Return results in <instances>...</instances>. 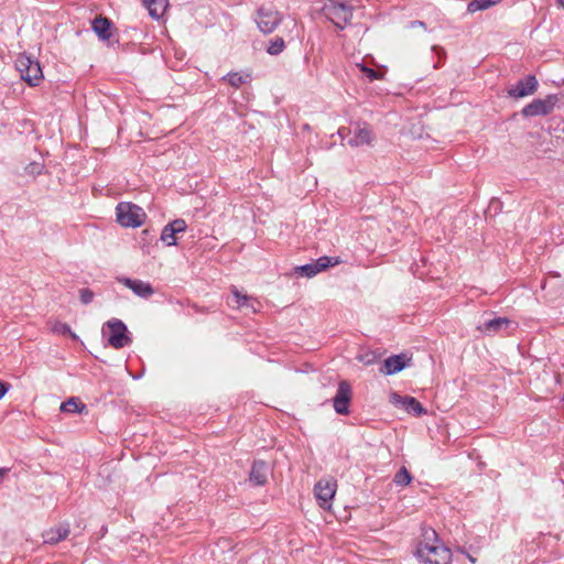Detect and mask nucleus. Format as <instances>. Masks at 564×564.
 Segmentation results:
<instances>
[{"label":"nucleus","mask_w":564,"mask_h":564,"mask_svg":"<svg viewBox=\"0 0 564 564\" xmlns=\"http://www.w3.org/2000/svg\"><path fill=\"white\" fill-rule=\"evenodd\" d=\"M415 555L421 564H451L452 551L438 539L434 529H423Z\"/></svg>","instance_id":"obj_1"},{"label":"nucleus","mask_w":564,"mask_h":564,"mask_svg":"<svg viewBox=\"0 0 564 564\" xmlns=\"http://www.w3.org/2000/svg\"><path fill=\"white\" fill-rule=\"evenodd\" d=\"M352 7L338 0H325L321 12L340 30L345 29L352 18Z\"/></svg>","instance_id":"obj_2"},{"label":"nucleus","mask_w":564,"mask_h":564,"mask_svg":"<svg viewBox=\"0 0 564 564\" xmlns=\"http://www.w3.org/2000/svg\"><path fill=\"white\" fill-rule=\"evenodd\" d=\"M15 68L20 73L21 78L30 86H37L43 79V72L39 61L33 59L25 53L17 57Z\"/></svg>","instance_id":"obj_3"},{"label":"nucleus","mask_w":564,"mask_h":564,"mask_svg":"<svg viewBox=\"0 0 564 564\" xmlns=\"http://www.w3.org/2000/svg\"><path fill=\"white\" fill-rule=\"evenodd\" d=\"M127 333V326L118 318L109 319L102 327V335L107 337L108 345L115 349H121L131 343Z\"/></svg>","instance_id":"obj_4"},{"label":"nucleus","mask_w":564,"mask_h":564,"mask_svg":"<svg viewBox=\"0 0 564 564\" xmlns=\"http://www.w3.org/2000/svg\"><path fill=\"white\" fill-rule=\"evenodd\" d=\"M116 210L118 223L124 227H139L145 217L142 208L131 203H119Z\"/></svg>","instance_id":"obj_5"},{"label":"nucleus","mask_w":564,"mask_h":564,"mask_svg":"<svg viewBox=\"0 0 564 564\" xmlns=\"http://www.w3.org/2000/svg\"><path fill=\"white\" fill-rule=\"evenodd\" d=\"M337 490V481L334 478H322L314 487L315 498L323 509L329 510Z\"/></svg>","instance_id":"obj_6"},{"label":"nucleus","mask_w":564,"mask_h":564,"mask_svg":"<svg viewBox=\"0 0 564 564\" xmlns=\"http://www.w3.org/2000/svg\"><path fill=\"white\" fill-rule=\"evenodd\" d=\"M558 100L556 95H549L544 99H534L522 109L521 113L523 117L550 115Z\"/></svg>","instance_id":"obj_7"},{"label":"nucleus","mask_w":564,"mask_h":564,"mask_svg":"<svg viewBox=\"0 0 564 564\" xmlns=\"http://www.w3.org/2000/svg\"><path fill=\"white\" fill-rule=\"evenodd\" d=\"M281 20L282 17L280 12L272 8L261 7L257 11L256 23L259 30L264 34L272 33Z\"/></svg>","instance_id":"obj_8"},{"label":"nucleus","mask_w":564,"mask_h":564,"mask_svg":"<svg viewBox=\"0 0 564 564\" xmlns=\"http://www.w3.org/2000/svg\"><path fill=\"white\" fill-rule=\"evenodd\" d=\"M538 79L534 75H529L520 79L516 85L508 88V96L514 99L533 95L538 90Z\"/></svg>","instance_id":"obj_9"},{"label":"nucleus","mask_w":564,"mask_h":564,"mask_svg":"<svg viewBox=\"0 0 564 564\" xmlns=\"http://www.w3.org/2000/svg\"><path fill=\"white\" fill-rule=\"evenodd\" d=\"M351 395L352 391L350 384L345 380L340 381L333 399L334 409L338 414L346 415L349 413Z\"/></svg>","instance_id":"obj_10"},{"label":"nucleus","mask_w":564,"mask_h":564,"mask_svg":"<svg viewBox=\"0 0 564 564\" xmlns=\"http://www.w3.org/2000/svg\"><path fill=\"white\" fill-rule=\"evenodd\" d=\"M390 402L397 406L403 408L408 413H413L417 416L426 413L422 404L413 397H402L398 393L390 395Z\"/></svg>","instance_id":"obj_11"},{"label":"nucleus","mask_w":564,"mask_h":564,"mask_svg":"<svg viewBox=\"0 0 564 564\" xmlns=\"http://www.w3.org/2000/svg\"><path fill=\"white\" fill-rule=\"evenodd\" d=\"M186 230V223L184 219H175L172 223L167 224L161 234V240L166 246H175L176 245V234L184 232Z\"/></svg>","instance_id":"obj_12"},{"label":"nucleus","mask_w":564,"mask_h":564,"mask_svg":"<svg viewBox=\"0 0 564 564\" xmlns=\"http://www.w3.org/2000/svg\"><path fill=\"white\" fill-rule=\"evenodd\" d=\"M118 281L142 299H149L154 293L152 285L148 282L130 278H119Z\"/></svg>","instance_id":"obj_13"},{"label":"nucleus","mask_w":564,"mask_h":564,"mask_svg":"<svg viewBox=\"0 0 564 564\" xmlns=\"http://www.w3.org/2000/svg\"><path fill=\"white\" fill-rule=\"evenodd\" d=\"M375 137L367 126L357 124L354 129L352 137L348 140V144L351 147L369 145L372 143Z\"/></svg>","instance_id":"obj_14"},{"label":"nucleus","mask_w":564,"mask_h":564,"mask_svg":"<svg viewBox=\"0 0 564 564\" xmlns=\"http://www.w3.org/2000/svg\"><path fill=\"white\" fill-rule=\"evenodd\" d=\"M232 300L228 304L234 308H245L254 313L257 311L256 301L238 291L237 288H232Z\"/></svg>","instance_id":"obj_15"},{"label":"nucleus","mask_w":564,"mask_h":564,"mask_svg":"<svg viewBox=\"0 0 564 564\" xmlns=\"http://www.w3.org/2000/svg\"><path fill=\"white\" fill-rule=\"evenodd\" d=\"M406 366L405 364V356L404 355H393L388 357L380 368V372L384 375H394L397 372H400L404 369Z\"/></svg>","instance_id":"obj_16"},{"label":"nucleus","mask_w":564,"mask_h":564,"mask_svg":"<svg viewBox=\"0 0 564 564\" xmlns=\"http://www.w3.org/2000/svg\"><path fill=\"white\" fill-rule=\"evenodd\" d=\"M269 474V466L263 460H257L253 463L250 471V481L257 486H262L267 482Z\"/></svg>","instance_id":"obj_17"},{"label":"nucleus","mask_w":564,"mask_h":564,"mask_svg":"<svg viewBox=\"0 0 564 564\" xmlns=\"http://www.w3.org/2000/svg\"><path fill=\"white\" fill-rule=\"evenodd\" d=\"M91 26L94 32L98 35L100 40L107 41L110 39V29L112 26V23L109 19L104 17H97L94 19Z\"/></svg>","instance_id":"obj_18"},{"label":"nucleus","mask_w":564,"mask_h":564,"mask_svg":"<svg viewBox=\"0 0 564 564\" xmlns=\"http://www.w3.org/2000/svg\"><path fill=\"white\" fill-rule=\"evenodd\" d=\"M69 534V530L67 527L58 525L56 528H52L43 533V539L45 543L56 544L63 540H65Z\"/></svg>","instance_id":"obj_19"},{"label":"nucleus","mask_w":564,"mask_h":564,"mask_svg":"<svg viewBox=\"0 0 564 564\" xmlns=\"http://www.w3.org/2000/svg\"><path fill=\"white\" fill-rule=\"evenodd\" d=\"M510 324V321L506 317H496L485 322L482 325L478 326V329L488 335H492L506 328Z\"/></svg>","instance_id":"obj_20"},{"label":"nucleus","mask_w":564,"mask_h":564,"mask_svg":"<svg viewBox=\"0 0 564 564\" xmlns=\"http://www.w3.org/2000/svg\"><path fill=\"white\" fill-rule=\"evenodd\" d=\"M167 7V0H153L151 6H148L147 9L152 18L160 19L165 13Z\"/></svg>","instance_id":"obj_21"},{"label":"nucleus","mask_w":564,"mask_h":564,"mask_svg":"<svg viewBox=\"0 0 564 564\" xmlns=\"http://www.w3.org/2000/svg\"><path fill=\"white\" fill-rule=\"evenodd\" d=\"M223 80H227L234 88H239L250 80V75L241 73H229L223 77Z\"/></svg>","instance_id":"obj_22"},{"label":"nucleus","mask_w":564,"mask_h":564,"mask_svg":"<svg viewBox=\"0 0 564 564\" xmlns=\"http://www.w3.org/2000/svg\"><path fill=\"white\" fill-rule=\"evenodd\" d=\"M316 269H318V273L328 269L329 267H334L340 263L339 258L337 257H321L315 262H313Z\"/></svg>","instance_id":"obj_23"},{"label":"nucleus","mask_w":564,"mask_h":564,"mask_svg":"<svg viewBox=\"0 0 564 564\" xmlns=\"http://www.w3.org/2000/svg\"><path fill=\"white\" fill-rule=\"evenodd\" d=\"M501 0H473L468 3V12L474 13L480 10H486L491 6L500 2Z\"/></svg>","instance_id":"obj_24"},{"label":"nucleus","mask_w":564,"mask_h":564,"mask_svg":"<svg viewBox=\"0 0 564 564\" xmlns=\"http://www.w3.org/2000/svg\"><path fill=\"white\" fill-rule=\"evenodd\" d=\"M59 409L62 412H82L85 409V404H78L74 398H70L66 402H63Z\"/></svg>","instance_id":"obj_25"},{"label":"nucleus","mask_w":564,"mask_h":564,"mask_svg":"<svg viewBox=\"0 0 564 564\" xmlns=\"http://www.w3.org/2000/svg\"><path fill=\"white\" fill-rule=\"evenodd\" d=\"M412 476L405 467L400 468V470L394 476V482L399 486H406L411 482Z\"/></svg>","instance_id":"obj_26"},{"label":"nucleus","mask_w":564,"mask_h":564,"mask_svg":"<svg viewBox=\"0 0 564 564\" xmlns=\"http://www.w3.org/2000/svg\"><path fill=\"white\" fill-rule=\"evenodd\" d=\"M284 41L283 39L281 37H276L274 40H272L267 48V52L270 54V55H276L279 53H281L283 50H284Z\"/></svg>","instance_id":"obj_27"},{"label":"nucleus","mask_w":564,"mask_h":564,"mask_svg":"<svg viewBox=\"0 0 564 564\" xmlns=\"http://www.w3.org/2000/svg\"><path fill=\"white\" fill-rule=\"evenodd\" d=\"M296 272L305 275L307 278H312L318 273V269L314 265V263H307L296 268Z\"/></svg>","instance_id":"obj_28"},{"label":"nucleus","mask_w":564,"mask_h":564,"mask_svg":"<svg viewBox=\"0 0 564 564\" xmlns=\"http://www.w3.org/2000/svg\"><path fill=\"white\" fill-rule=\"evenodd\" d=\"M80 301L83 304H89L94 299V292L89 289H83L79 292Z\"/></svg>","instance_id":"obj_29"},{"label":"nucleus","mask_w":564,"mask_h":564,"mask_svg":"<svg viewBox=\"0 0 564 564\" xmlns=\"http://www.w3.org/2000/svg\"><path fill=\"white\" fill-rule=\"evenodd\" d=\"M360 69L367 75V77L370 79V80H373L377 78V73L376 70L371 69V68H368L366 66H360Z\"/></svg>","instance_id":"obj_30"},{"label":"nucleus","mask_w":564,"mask_h":564,"mask_svg":"<svg viewBox=\"0 0 564 564\" xmlns=\"http://www.w3.org/2000/svg\"><path fill=\"white\" fill-rule=\"evenodd\" d=\"M55 330L62 334L70 333V327L67 324H59L55 327Z\"/></svg>","instance_id":"obj_31"},{"label":"nucleus","mask_w":564,"mask_h":564,"mask_svg":"<svg viewBox=\"0 0 564 564\" xmlns=\"http://www.w3.org/2000/svg\"><path fill=\"white\" fill-rule=\"evenodd\" d=\"M9 386L4 382L0 381V399L4 397V394L8 392Z\"/></svg>","instance_id":"obj_32"},{"label":"nucleus","mask_w":564,"mask_h":564,"mask_svg":"<svg viewBox=\"0 0 564 564\" xmlns=\"http://www.w3.org/2000/svg\"><path fill=\"white\" fill-rule=\"evenodd\" d=\"M410 26H411V28H416V26H417V28H422L423 30H425V29H426V28H425V23H424V22H422V21H412V22L410 23Z\"/></svg>","instance_id":"obj_33"},{"label":"nucleus","mask_w":564,"mask_h":564,"mask_svg":"<svg viewBox=\"0 0 564 564\" xmlns=\"http://www.w3.org/2000/svg\"><path fill=\"white\" fill-rule=\"evenodd\" d=\"M10 471V468H0V481L6 477V475Z\"/></svg>","instance_id":"obj_34"},{"label":"nucleus","mask_w":564,"mask_h":564,"mask_svg":"<svg viewBox=\"0 0 564 564\" xmlns=\"http://www.w3.org/2000/svg\"><path fill=\"white\" fill-rule=\"evenodd\" d=\"M30 167L32 169V172H35V171L40 172L41 165L33 163L30 165Z\"/></svg>","instance_id":"obj_35"},{"label":"nucleus","mask_w":564,"mask_h":564,"mask_svg":"<svg viewBox=\"0 0 564 564\" xmlns=\"http://www.w3.org/2000/svg\"><path fill=\"white\" fill-rule=\"evenodd\" d=\"M152 1H153V0H142V2H143V4H144V7H145V8H147L148 6H151V2H152Z\"/></svg>","instance_id":"obj_36"},{"label":"nucleus","mask_w":564,"mask_h":564,"mask_svg":"<svg viewBox=\"0 0 564 564\" xmlns=\"http://www.w3.org/2000/svg\"><path fill=\"white\" fill-rule=\"evenodd\" d=\"M468 560L471 562V563H476V558L473 557L471 555H468Z\"/></svg>","instance_id":"obj_37"},{"label":"nucleus","mask_w":564,"mask_h":564,"mask_svg":"<svg viewBox=\"0 0 564 564\" xmlns=\"http://www.w3.org/2000/svg\"><path fill=\"white\" fill-rule=\"evenodd\" d=\"M560 7L564 8V0H557Z\"/></svg>","instance_id":"obj_38"}]
</instances>
